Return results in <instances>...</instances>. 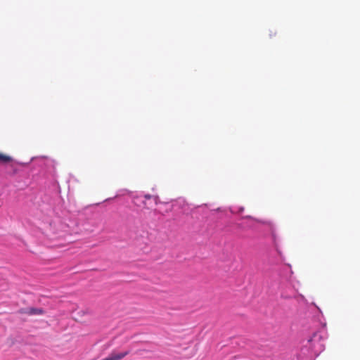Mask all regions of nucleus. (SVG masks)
Segmentation results:
<instances>
[{"label": "nucleus", "mask_w": 360, "mask_h": 360, "mask_svg": "<svg viewBox=\"0 0 360 360\" xmlns=\"http://www.w3.org/2000/svg\"><path fill=\"white\" fill-rule=\"evenodd\" d=\"M25 313L30 316H32V315H41V314H44V311L41 308L32 307V308L27 309L26 311H25Z\"/></svg>", "instance_id": "obj_1"}, {"label": "nucleus", "mask_w": 360, "mask_h": 360, "mask_svg": "<svg viewBox=\"0 0 360 360\" xmlns=\"http://www.w3.org/2000/svg\"><path fill=\"white\" fill-rule=\"evenodd\" d=\"M13 160V158L6 154L0 153V164H6Z\"/></svg>", "instance_id": "obj_2"}, {"label": "nucleus", "mask_w": 360, "mask_h": 360, "mask_svg": "<svg viewBox=\"0 0 360 360\" xmlns=\"http://www.w3.org/2000/svg\"><path fill=\"white\" fill-rule=\"evenodd\" d=\"M144 198L146 199V200H149V199L153 198L155 200V203L156 204L158 203V196H157V195H151L150 194H146L144 195Z\"/></svg>", "instance_id": "obj_3"}]
</instances>
